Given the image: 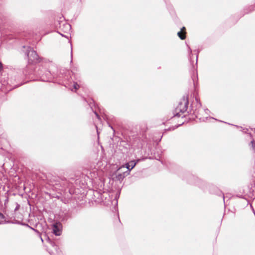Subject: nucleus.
I'll return each instance as SVG.
<instances>
[{
  "instance_id": "f257e3e1",
  "label": "nucleus",
  "mask_w": 255,
  "mask_h": 255,
  "mask_svg": "<svg viewBox=\"0 0 255 255\" xmlns=\"http://www.w3.org/2000/svg\"><path fill=\"white\" fill-rule=\"evenodd\" d=\"M188 98L187 96H184L181 101L179 102L178 105L175 110L173 114V117H183L182 115L185 112L188 108Z\"/></svg>"
},
{
  "instance_id": "f03ea898",
  "label": "nucleus",
  "mask_w": 255,
  "mask_h": 255,
  "mask_svg": "<svg viewBox=\"0 0 255 255\" xmlns=\"http://www.w3.org/2000/svg\"><path fill=\"white\" fill-rule=\"evenodd\" d=\"M26 55L28 58L29 63H36L40 61V58L36 52L33 48L28 47L26 52Z\"/></svg>"
},
{
  "instance_id": "7ed1b4c3",
  "label": "nucleus",
  "mask_w": 255,
  "mask_h": 255,
  "mask_svg": "<svg viewBox=\"0 0 255 255\" xmlns=\"http://www.w3.org/2000/svg\"><path fill=\"white\" fill-rule=\"evenodd\" d=\"M61 224L59 223L54 224L52 227L53 233L56 236H60L62 232Z\"/></svg>"
},
{
  "instance_id": "20e7f679",
  "label": "nucleus",
  "mask_w": 255,
  "mask_h": 255,
  "mask_svg": "<svg viewBox=\"0 0 255 255\" xmlns=\"http://www.w3.org/2000/svg\"><path fill=\"white\" fill-rule=\"evenodd\" d=\"M78 71V68L77 67L75 66L74 65H71V72L72 73V77H73V80H77L78 81H80V76L76 73V72Z\"/></svg>"
},
{
  "instance_id": "39448f33",
  "label": "nucleus",
  "mask_w": 255,
  "mask_h": 255,
  "mask_svg": "<svg viewBox=\"0 0 255 255\" xmlns=\"http://www.w3.org/2000/svg\"><path fill=\"white\" fill-rule=\"evenodd\" d=\"M136 163L137 162H135L134 160H132L126 164V167L128 169V170L127 171L128 174H129L130 171L135 167Z\"/></svg>"
},
{
  "instance_id": "423d86ee",
  "label": "nucleus",
  "mask_w": 255,
  "mask_h": 255,
  "mask_svg": "<svg viewBox=\"0 0 255 255\" xmlns=\"http://www.w3.org/2000/svg\"><path fill=\"white\" fill-rule=\"evenodd\" d=\"M44 75H42L41 76V81H48L50 79L51 73L50 71L44 70V73L43 74Z\"/></svg>"
},
{
  "instance_id": "0eeeda50",
  "label": "nucleus",
  "mask_w": 255,
  "mask_h": 255,
  "mask_svg": "<svg viewBox=\"0 0 255 255\" xmlns=\"http://www.w3.org/2000/svg\"><path fill=\"white\" fill-rule=\"evenodd\" d=\"M185 30V28L184 27H183L181 28V30L177 33L178 36L180 37L181 39L183 40L186 37Z\"/></svg>"
},
{
  "instance_id": "6e6552de",
  "label": "nucleus",
  "mask_w": 255,
  "mask_h": 255,
  "mask_svg": "<svg viewBox=\"0 0 255 255\" xmlns=\"http://www.w3.org/2000/svg\"><path fill=\"white\" fill-rule=\"evenodd\" d=\"M128 175L127 171L124 172L123 173H118L116 176V179L117 180L121 181L123 180Z\"/></svg>"
},
{
  "instance_id": "1a4fd4ad",
  "label": "nucleus",
  "mask_w": 255,
  "mask_h": 255,
  "mask_svg": "<svg viewBox=\"0 0 255 255\" xmlns=\"http://www.w3.org/2000/svg\"><path fill=\"white\" fill-rule=\"evenodd\" d=\"M140 130L142 132H145L148 128L146 124L142 123L140 126Z\"/></svg>"
},
{
  "instance_id": "9d476101",
  "label": "nucleus",
  "mask_w": 255,
  "mask_h": 255,
  "mask_svg": "<svg viewBox=\"0 0 255 255\" xmlns=\"http://www.w3.org/2000/svg\"><path fill=\"white\" fill-rule=\"evenodd\" d=\"M71 79L73 81V83H74L73 89H74L75 90H78L80 87L79 85L77 83L78 81L77 80H73V78L72 77H71ZM80 80L79 82H80Z\"/></svg>"
},
{
  "instance_id": "9b49d317",
  "label": "nucleus",
  "mask_w": 255,
  "mask_h": 255,
  "mask_svg": "<svg viewBox=\"0 0 255 255\" xmlns=\"http://www.w3.org/2000/svg\"><path fill=\"white\" fill-rule=\"evenodd\" d=\"M7 222L5 219L4 216L0 213V224H3L7 223Z\"/></svg>"
},
{
  "instance_id": "f8f14e48",
  "label": "nucleus",
  "mask_w": 255,
  "mask_h": 255,
  "mask_svg": "<svg viewBox=\"0 0 255 255\" xmlns=\"http://www.w3.org/2000/svg\"><path fill=\"white\" fill-rule=\"evenodd\" d=\"M44 70H46V69L42 68L41 69H39L37 72V75L39 76L40 80H41V76L42 75H44L43 74L44 73Z\"/></svg>"
},
{
  "instance_id": "ddd939ff",
  "label": "nucleus",
  "mask_w": 255,
  "mask_h": 255,
  "mask_svg": "<svg viewBox=\"0 0 255 255\" xmlns=\"http://www.w3.org/2000/svg\"><path fill=\"white\" fill-rule=\"evenodd\" d=\"M64 26L65 27L66 30H69L71 29V25L67 23L64 24Z\"/></svg>"
},
{
  "instance_id": "4468645a",
  "label": "nucleus",
  "mask_w": 255,
  "mask_h": 255,
  "mask_svg": "<svg viewBox=\"0 0 255 255\" xmlns=\"http://www.w3.org/2000/svg\"><path fill=\"white\" fill-rule=\"evenodd\" d=\"M251 143L252 144L253 149L255 151V142L254 140H252Z\"/></svg>"
},
{
  "instance_id": "2eb2a0df",
  "label": "nucleus",
  "mask_w": 255,
  "mask_h": 255,
  "mask_svg": "<svg viewBox=\"0 0 255 255\" xmlns=\"http://www.w3.org/2000/svg\"><path fill=\"white\" fill-rule=\"evenodd\" d=\"M2 64L0 62V72L2 70Z\"/></svg>"
},
{
  "instance_id": "dca6fc26",
  "label": "nucleus",
  "mask_w": 255,
  "mask_h": 255,
  "mask_svg": "<svg viewBox=\"0 0 255 255\" xmlns=\"http://www.w3.org/2000/svg\"><path fill=\"white\" fill-rule=\"evenodd\" d=\"M94 113H95V115L96 116V117H97V118L99 119H100V117L98 115V114H97V113L96 112H95Z\"/></svg>"
},
{
  "instance_id": "f3484780",
  "label": "nucleus",
  "mask_w": 255,
  "mask_h": 255,
  "mask_svg": "<svg viewBox=\"0 0 255 255\" xmlns=\"http://www.w3.org/2000/svg\"><path fill=\"white\" fill-rule=\"evenodd\" d=\"M188 51H189V52L190 54H191L192 53V50L190 48V47H188Z\"/></svg>"
},
{
  "instance_id": "a211bd4d",
  "label": "nucleus",
  "mask_w": 255,
  "mask_h": 255,
  "mask_svg": "<svg viewBox=\"0 0 255 255\" xmlns=\"http://www.w3.org/2000/svg\"><path fill=\"white\" fill-rule=\"evenodd\" d=\"M241 128L243 129V131L245 132H246L247 130H248L247 128Z\"/></svg>"
},
{
  "instance_id": "6ab92c4d",
  "label": "nucleus",
  "mask_w": 255,
  "mask_h": 255,
  "mask_svg": "<svg viewBox=\"0 0 255 255\" xmlns=\"http://www.w3.org/2000/svg\"><path fill=\"white\" fill-rule=\"evenodd\" d=\"M71 59L70 63H71V64H72V53L71 54Z\"/></svg>"
},
{
  "instance_id": "aec40b11",
  "label": "nucleus",
  "mask_w": 255,
  "mask_h": 255,
  "mask_svg": "<svg viewBox=\"0 0 255 255\" xmlns=\"http://www.w3.org/2000/svg\"><path fill=\"white\" fill-rule=\"evenodd\" d=\"M205 112L206 113H207L208 114V113L209 112V111L208 109H205Z\"/></svg>"
},
{
  "instance_id": "412c9836",
  "label": "nucleus",
  "mask_w": 255,
  "mask_h": 255,
  "mask_svg": "<svg viewBox=\"0 0 255 255\" xmlns=\"http://www.w3.org/2000/svg\"><path fill=\"white\" fill-rule=\"evenodd\" d=\"M32 230H33L35 232L37 233H39V232L37 230H35L33 228H31Z\"/></svg>"
},
{
  "instance_id": "4be33fe9",
  "label": "nucleus",
  "mask_w": 255,
  "mask_h": 255,
  "mask_svg": "<svg viewBox=\"0 0 255 255\" xmlns=\"http://www.w3.org/2000/svg\"><path fill=\"white\" fill-rule=\"evenodd\" d=\"M64 78H65V79H68V76L65 75V76H64Z\"/></svg>"
},
{
  "instance_id": "5701e85b",
  "label": "nucleus",
  "mask_w": 255,
  "mask_h": 255,
  "mask_svg": "<svg viewBox=\"0 0 255 255\" xmlns=\"http://www.w3.org/2000/svg\"><path fill=\"white\" fill-rule=\"evenodd\" d=\"M40 239H41V241L43 242V240L42 238L41 237H40Z\"/></svg>"
},
{
  "instance_id": "b1692460",
  "label": "nucleus",
  "mask_w": 255,
  "mask_h": 255,
  "mask_svg": "<svg viewBox=\"0 0 255 255\" xmlns=\"http://www.w3.org/2000/svg\"><path fill=\"white\" fill-rule=\"evenodd\" d=\"M197 59H198V55L196 57V63L197 62Z\"/></svg>"
},
{
  "instance_id": "393cba45",
  "label": "nucleus",
  "mask_w": 255,
  "mask_h": 255,
  "mask_svg": "<svg viewBox=\"0 0 255 255\" xmlns=\"http://www.w3.org/2000/svg\"><path fill=\"white\" fill-rule=\"evenodd\" d=\"M198 105H199V106L200 107L201 106V103H200L198 104Z\"/></svg>"
},
{
  "instance_id": "a878e982",
  "label": "nucleus",
  "mask_w": 255,
  "mask_h": 255,
  "mask_svg": "<svg viewBox=\"0 0 255 255\" xmlns=\"http://www.w3.org/2000/svg\"><path fill=\"white\" fill-rule=\"evenodd\" d=\"M223 199H224V198H225V197H224V195H223Z\"/></svg>"
}]
</instances>
